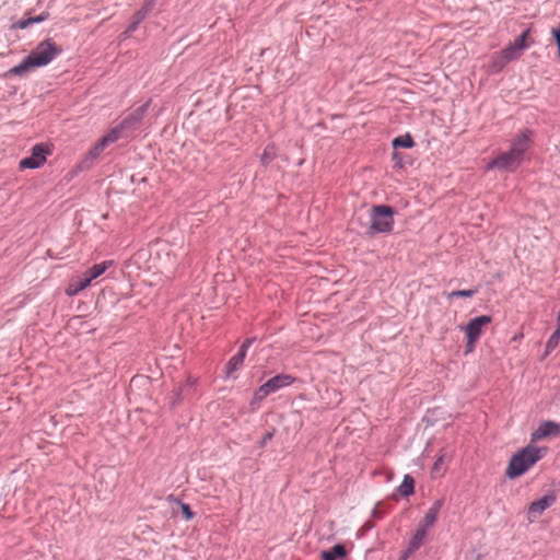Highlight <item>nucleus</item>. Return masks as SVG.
Segmentation results:
<instances>
[{
    "instance_id": "obj_33",
    "label": "nucleus",
    "mask_w": 560,
    "mask_h": 560,
    "mask_svg": "<svg viewBox=\"0 0 560 560\" xmlns=\"http://www.w3.org/2000/svg\"><path fill=\"white\" fill-rule=\"evenodd\" d=\"M48 16H49V14H48L47 12H44V13H42V14H39V15H36V16H33V18H30V20L32 21V24H34V23H40V22H43V21L47 20V19H48Z\"/></svg>"
},
{
    "instance_id": "obj_29",
    "label": "nucleus",
    "mask_w": 560,
    "mask_h": 560,
    "mask_svg": "<svg viewBox=\"0 0 560 560\" xmlns=\"http://www.w3.org/2000/svg\"><path fill=\"white\" fill-rule=\"evenodd\" d=\"M101 155V151H98L95 147H93L84 156L82 163L85 166H90L98 156Z\"/></svg>"
},
{
    "instance_id": "obj_39",
    "label": "nucleus",
    "mask_w": 560,
    "mask_h": 560,
    "mask_svg": "<svg viewBox=\"0 0 560 560\" xmlns=\"http://www.w3.org/2000/svg\"><path fill=\"white\" fill-rule=\"evenodd\" d=\"M557 328H560V310L557 316Z\"/></svg>"
},
{
    "instance_id": "obj_42",
    "label": "nucleus",
    "mask_w": 560,
    "mask_h": 560,
    "mask_svg": "<svg viewBox=\"0 0 560 560\" xmlns=\"http://www.w3.org/2000/svg\"><path fill=\"white\" fill-rule=\"evenodd\" d=\"M374 515H378V512L376 510H373Z\"/></svg>"
},
{
    "instance_id": "obj_4",
    "label": "nucleus",
    "mask_w": 560,
    "mask_h": 560,
    "mask_svg": "<svg viewBox=\"0 0 560 560\" xmlns=\"http://www.w3.org/2000/svg\"><path fill=\"white\" fill-rule=\"evenodd\" d=\"M394 211L389 206H375L371 213V231L375 233L389 232L394 224Z\"/></svg>"
},
{
    "instance_id": "obj_12",
    "label": "nucleus",
    "mask_w": 560,
    "mask_h": 560,
    "mask_svg": "<svg viewBox=\"0 0 560 560\" xmlns=\"http://www.w3.org/2000/svg\"><path fill=\"white\" fill-rule=\"evenodd\" d=\"M114 264L113 260H104L98 264L93 265L88 270H85L82 275L85 279L89 280V283L92 284L93 280L101 277L109 267Z\"/></svg>"
},
{
    "instance_id": "obj_20",
    "label": "nucleus",
    "mask_w": 560,
    "mask_h": 560,
    "mask_svg": "<svg viewBox=\"0 0 560 560\" xmlns=\"http://www.w3.org/2000/svg\"><path fill=\"white\" fill-rule=\"evenodd\" d=\"M427 534L428 530L419 526L413 536L411 537L408 548L416 552L423 545Z\"/></svg>"
},
{
    "instance_id": "obj_14",
    "label": "nucleus",
    "mask_w": 560,
    "mask_h": 560,
    "mask_svg": "<svg viewBox=\"0 0 560 560\" xmlns=\"http://www.w3.org/2000/svg\"><path fill=\"white\" fill-rule=\"evenodd\" d=\"M147 108H148V104L142 105L141 107L136 109L133 113H131L128 117H126L121 121V124L119 126H117L116 128H120V133H121L122 130L131 128L136 124L140 122Z\"/></svg>"
},
{
    "instance_id": "obj_2",
    "label": "nucleus",
    "mask_w": 560,
    "mask_h": 560,
    "mask_svg": "<svg viewBox=\"0 0 560 560\" xmlns=\"http://www.w3.org/2000/svg\"><path fill=\"white\" fill-rule=\"evenodd\" d=\"M529 148L530 140L525 132H522L513 139L510 150L493 159L487 165V170L498 168L508 172L515 171L524 161V155Z\"/></svg>"
},
{
    "instance_id": "obj_5",
    "label": "nucleus",
    "mask_w": 560,
    "mask_h": 560,
    "mask_svg": "<svg viewBox=\"0 0 560 560\" xmlns=\"http://www.w3.org/2000/svg\"><path fill=\"white\" fill-rule=\"evenodd\" d=\"M295 380L296 378L291 374H278L269 378L266 383L258 387V389L254 394V399L260 401L270 394H273L283 387L290 386L295 382Z\"/></svg>"
},
{
    "instance_id": "obj_35",
    "label": "nucleus",
    "mask_w": 560,
    "mask_h": 560,
    "mask_svg": "<svg viewBox=\"0 0 560 560\" xmlns=\"http://www.w3.org/2000/svg\"><path fill=\"white\" fill-rule=\"evenodd\" d=\"M256 340L255 337L246 338L244 342L241 345L240 349L247 352L248 348L253 345V342Z\"/></svg>"
},
{
    "instance_id": "obj_26",
    "label": "nucleus",
    "mask_w": 560,
    "mask_h": 560,
    "mask_svg": "<svg viewBox=\"0 0 560 560\" xmlns=\"http://www.w3.org/2000/svg\"><path fill=\"white\" fill-rule=\"evenodd\" d=\"M478 293V288L467 289V290H454L448 293V299L452 300L454 298H472Z\"/></svg>"
},
{
    "instance_id": "obj_41",
    "label": "nucleus",
    "mask_w": 560,
    "mask_h": 560,
    "mask_svg": "<svg viewBox=\"0 0 560 560\" xmlns=\"http://www.w3.org/2000/svg\"><path fill=\"white\" fill-rule=\"evenodd\" d=\"M47 254H48L49 256H52V253H51V249H50V248H48Z\"/></svg>"
},
{
    "instance_id": "obj_38",
    "label": "nucleus",
    "mask_w": 560,
    "mask_h": 560,
    "mask_svg": "<svg viewBox=\"0 0 560 560\" xmlns=\"http://www.w3.org/2000/svg\"><path fill=\"white\" fill-rule=\"evenodd\" d=\"M442 463L443 456L438 457V459L434 462L433 469L436 470Z\"/></svg>"
},
{
    "instance_id": "obj_23",
    "label": "nucleus",
    "mask_w": 560,
    "mask_h": 560,
    "mask_svg": "<svg viewBox=\"0 0 560 560\" xmlns=\"http://www.w3.org/2000/svg\"><path fill=\"white\" fill-rule=\"evenodd\" d=\"M156 0H147L142 10L136 14V21L129 26V31L133 32L137 25L144 19L145 14L152 10Z\"/></svg>"
},
{
    "instance_id": "obj_30",
    "label": "nucleus",
    "mask_w": 560,
    "mask_h": 560,
    "mask_svg": "<svg viewBox=\"0 0 560 560\" xmlns=\"http://www.w3.org/2000/svg\"><path fill=\"white\" fill-rule=\"evenodd\" d=\"M101 155V151H98L95 147H93L84 156L82 163L85 166H90L98 156Z\"/></svg>"
},
{
    "instance_id": "obj_15",
    "label": "nucleus",
    "mask_w": 560,
    "mask_h": 560,
    "mask_svg": "<svg viewBox=\"0 0 560 560\" xmlns=\"http://www.w3.org/2000/svg\"><path fill=\"white\" fill-rule=\"evenodd\" d=\"M120 128L110 129L104 137H102L94 147L101 151V153L112 143H115L120 139Z\"/></svg>"
},
{
    "instance_id": "obj_37",
    "label": "nucleus",
    "mask_w": 560,
    "mask_h": 560,
    "mask_svg": "<svg viewBox=\"0 0 560 560\" xmlns=\"http://www.w3.org/2000/svg\"><path fill=\"white\" fill-rule=\"evenodd\" d=\"M552 36H553L557 47H558V56L560 57V32L552 30Z\"/></svg>"
},
{
    "instance_id": "obj_36",
    "label": "nucleus",
    "mask_w": 560,
    "mask_h": 560,
    "mask_svg": "<svg viewBox=\"0 0 560 560\" xmlns=\"http://www.w3.org/2000/svg\"><path fill=\"white\" fill-rule=\"evenodd\" d=\"M413 553H415L413 550H411L410 548H407L406 550H404L401 552L398 560H408Z\"/></svg>"
},
{
    "instance_id": "obj_25",
    "label": "nucleus",
    "mask_w": 560,
    "mask_h": 560,
    "mask_svg": "<svg viewBox=\"0 0 560 560\" xmlns=\"http://www.w3.org/2000/svg\"><path fill=\"white\" fill-rule=\"evenodd\" d=\"M415 144L412 138L409 135L396 137L393 140V147L396 148H412Z\"/></svg>"
},
{
    "instance_id": "obj_28",
    "label": "nucleus",
    "mask_w": 560,
    "mask_h": 560,
    "mask_svg": "<svg viewBox=\"0 0 560 560\" xmlns=\"http://www.w3.org/2000/svg\"><path fill=\"white\" fill-rule=\"evenodd\" d=\"M101 155V151H98L95 147H93L84 156L82 163L85 166H90L98 156Z\"/></svg>"
},
{
    "instance_id": "obj_18",
    "label": "nucleus",
    "mask_w": 560,
    "mask_h": 560,
    "mask_svg": "<svg viewBox=\"0 0 560 560\" xmlns=\"http://www.w3.org/2000/svg\"><path fill=\"white\" fill-rule=\"evenodd\" d=\"M347 556V549L343 545L337 544L328 550H324L320 555L323 560H337Z\"/></svg>"
},
{
    "instance_id": "obj_17",
    "label": "nucleus",
    "mask_w": 560,
    "mask_h": 560,
    "mask_svg": "<svg viewBox=\"0 0 560 560\" xmlns=\"http://www.w3.org/2000/svg\"><path fill=\"white\" fill-rule=\"evenodd\" d=\"M245 351L242 349H238L237 353L234 354L225 364V373L226 376H231L235 371L240 370L244 363V360L246 358Z\"/></svg>"
},
{
    "instance_id": "obj_27",
    "label": "nucleus",
    "mask_w": 560,
    "mask_h": 560,
    "mask_svg": "<svg viewBox=\"0 0 560 560\" xmlns=\"http://www.w3.org/2000/svg\"><path fill=\"white\" fill-rule=\"evenodd\" d=\"M101 155V151H98L95 147H93L84 156L82 163L85 166H90L98 156Z\"/></svg>"
},
{
    "instance_id": "obj_10",
    "label": "nucleus",
    "mask_w": 560,
    "mask_h": 560,
    "mask_svg": "<svg viewBox=\"0 0 560 560\" xmlns=\"http://www.w3.org/2000/svg\"><path fill=\"white\" fill-rule=\"evenodd\" d=\"M560 434V424L550 420L542 421L532 433V441L542 440L548 436H558Z\"/></svg>"
},
{
    "instance_id": "obj_40",
    "label": "nucleus",
    "mask_w": 560,
    "mask_h": 560,
    "mask_svg": "<svg viewBox=\"0 0 560 560\" xmlns=\"http://www.w3.org/2000/svg\"><path fill=\"white\" fill-rule=\"evenodd\" d=\"M372 527H373V524H372V523H365V525H364V528H365V529H370V528H372Z\"/></svg>"
},
{
    "instance_id": "obj_8",
    "label": "nucleus",
    "mask_w": 560,
    "mask_h": 560,
    "mask_svg": "<svg viewBox=\"0 0 560 560\" xmlns=\"http://www.w3.org/2000/svg\"><path fill=\"white\" fill-rule=\"evenodd\" d=\"M528 35L529 30L524 31L513 43L500 50L508 63L518 59L523 51L529 47L530 44L527 42Z\"/></svg>"
},
{
    "instance_id": "obj_32",
    "label": "nucleus",
    "mask_w": 560,
    "mask_h": 560,
    "mask_svg": "<svg viewBox=\"0 0 560 560\" xmlns=\"http://www.w3.org/2000/svg\"><path fill=\"white\" fill-rule=\"evenodd\" d=\"M30 25H32V21L30 20V18L20 20L15 23V27L21 28V30H24V28L28 27Z\"/></svg>"
},
{
    "instance_id": "obj_16",
    "label": "nucleus",
    "mask_w": 560,
    "mask_h": 560,
    "mask_svg": "<svg viewBox=\"0 0 560 560\" xmlns=\"http://www.w3.org/2000/svg\"><path fill=\"white\" fill-rule=\"evenodd\" d=\"M120 128L110 129L104 137H102L94 147L101 151V153L112 143H115L120 139Z\"/></svg>"
},
{
    "instance_id": "obj_21",
    "label": "nucleus",
    "mask_w": 560,
    "mask_h": 560,
    "mask_svg": "<svg viewBox=\"0 0 560 560\" xmlns=\"http://www.w3.org/2000/svg\"><path fill=\"white\" fill-rule=\"evenodd\" d=\"M398 492L402 495V497H409L411 494H413L415 492V479L412 476L410 475H405L404 476V479H402V482L400 483V486L398 487Z\"/></svg>"
},
{
    "instance_id": "obj_11",
    "label": "nucleus",
    "mask_w": 560,
    "mask_h": 560,
    "mask_svg": "<svg viewBox=\"0 0 560 560\" xmlns=\"http://www.w3.org/2000/svg\"><path fill=\"white\" fill-rule=\"evenodd\" d=\"M444 501L442 499L435 500L432 505L429 508V510L425 512L423 518L421 520L419 526L423 527L424 529L431 528L440 514V511L443 506Z\"/></svg>"
},
{
    "instance_id": "obj_13",
    "label": "nucleus",
    "mask_w": 560,
    "mask_h": 560,
    "mask_svg": "<svg viewBox=\"0 0 560 560\" xmlns=\"http://www.w3.org/2000/svg\"><path fill=\"white\" fill-rule=\"evenodd\" d=\"M90 285L89 280L85 279L83 275L73 277L68 283L65 293L68 296H75Z\"/></svg>"
},
{
    "instance_id": "obj_6",
    "label": "nucleus",
    "mask_w": 560,
    "mask_h": 560,
    "mask_svg": "<svg viewBox=\"0 0 560 560\" xmlns=\"http://www.w3.org/2000/svg\"><path fill=\"white\" fill-rule=\"evenodd\" d=\"M51 153L48 145L44 143H37L32 148L31 156L24 158L20 161L19 166L21 170L25 168H38L46 162L47 155Z\"/></svg>"
},
{
    "instance_id": "obj_22",
    "label": "nucleus",
    "mask_w": 560,
    "mask_h": 560,
    "mask_svg": "<svg viewBox=\"0 0 560 560\" xmlns=\"http://www.w3.org/2000/svg\"><path fill=\"white\" fill-rule=\"evenodd\" d=\"M277 154V147L273 143L267 144L260 156L261 164L265 166L269 165L276 159Z\"/></svg>"
},
{
    "instance_id": "obj_34",
    "label": "nucleus",
    "mask_w": 560,
    "mask_h": 560,
    "mask_svg": "<svg viewBox=\"0 0 560 560\" xmlns=\"http://www.w3.org/2000/svg\"><path fill=\"white\" fill-rule=\"evenodd\" d=\"M272 438L273 431L266 432L260 440V446L264 447Z\"/></svg>"
},
{
    "instance_id": "obj_1",
    "label": "nucleus",
    "mask_w": 560,
    "mask_h": 560,
    "mask_svg": "<svg viewBox=\"0 0 560 560\" xmlns=\"http://www.w3.org/2000/svg\"><path fill=\"white\" fill-rule=\"evenodd\" d=\"M60 52L61 48L52 39H45L21 63L11 68L9 73L16 77L23 75L35 68L48 65Z\"/></svg>"
},
{
    "instance_id": "obj_19",
    "label": "nucleus",
    "mask_w": 560,
    "mask_h": 560,
    "mask_svg": "<svg viewBox=\"0 0 560 560\" xmlns=\"http://www.w3.org/2000/svg\"><path fill=\"white\" fill-rule=\"evenodd\" d=\"M508 65V61L505 58H503V55L501 51L494 52L489 61L488 69L490 73H499L503 70V68Z\"/></svg>"
},
{
    "instance_id": "obj_9",
    "label": "nucleus",
    "mask_w": 560,
    "mask_h": 560,
    "mask_svg": "<svg viewBox=\"0 0 560 560\" xmlns=\"http://www.w3.org/2000/svg\"><path fill=\"white\" fill-rule=\"evenodd\" d=\"M557 500L553 492H548L540 499L533 501L527 511V517L529 523L534 522L548 508H550Z\"/></svg>"
},
{
    "instance_id": "obj_7",
    "label": "nucleus",
    "mask_w": 560,
    "mask_h": 560,
    "mask_svg": "<svg viewBox=\"0 0 560 560\" xmlns=\"http://www.w3.org/2000/svg\"><path fill=\"white\" fill-rule=\"evenodd\" d=\"M491 322L492 317L489 315H480L468 322L465 328L467 347L472 348L475 346L481 335L482 327Z\"/></svg>"
},
{
    "instance_id": "obj_24",
    "label": "nucleus",
    "mask_w": 560,
    "mask_h": 560,
    "mask_svg": "<svg viewBox=\"0 0 560 560\" xmlns=\"http://www.w3.org/2000/svg\"><path fill=\"white\" fill-rule=\"evenodd\" d=\"M560 342V328H556V330L552 332V335L549 337V339L546 342V351L545 357L551 353L559 345Z\"/></svg>"
},
{
    "instance_id": "obj_3",
    "label": "nucleus",
    "mask_w": 560,
    "mask_h": 560,
    "mask_svg": "<svg viewBox=\"0 0 560 560\" xmlns=\"http://www.w3.org/2000/svg\"><path fill=\"white\" fill-rule=\"evenodd\" d=\"M542 457L541 450L535 446H526L514 454L505 470L506 477L515 479L525 474Z\"/></svg>"
},
{
    "instance_id": "obj_31",
    "label": "nucleus",
    "mask_w": 560,
    "mask_h": 560,
    "mask_svg": "<svg viewBox=\"0 0 560 560\" xmlns=\"http://www.w3.org/2000/svg\"><path fill=\"white\" fill-rule=\"evenodd\" d=\"M177 502L180 506L183 518L185 521H190L195 516V513L191 511L190 506L187 503H184L179 500Z\"/></svg>"
}]
</instances>
